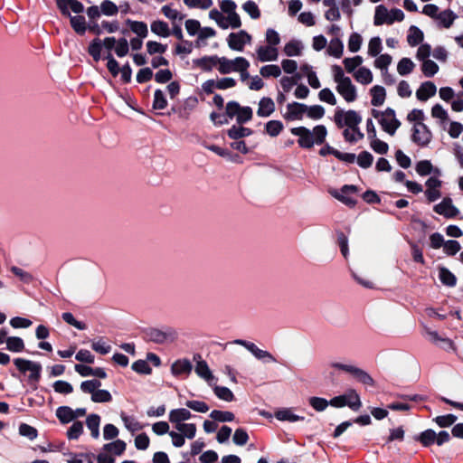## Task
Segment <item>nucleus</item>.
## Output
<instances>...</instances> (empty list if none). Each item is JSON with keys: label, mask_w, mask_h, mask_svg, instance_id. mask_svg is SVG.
Masks as SVG:
<instances>
[{"label": "nucleus", "mask_w": 463, "mask_h": 463, "mask_svg": "<svg viewBox=\"0 0 463 463\" xmlns=\"http://www.w3.org/2000/svg\"><path fill=\"white\" fill-rule=\"evenodd\" d=\"M437 92L436 85L432 81L423 82L416 91V97L420 101H426Z\"/></svg>", "instance_id": "20"}, {"label": "nucleus", "mask_w": 463, "mask_h": 463, "mask_svg": "<svg viewBox=\"0 0 463 463\" xmlns=\"http://www.w3.org/2000/svg\"><path fill=\"white\" fill-rule=\"evenodd\" d=\"M432 139V133L423 123H415L412 128L411 141L419 146H427Z\"/></svg>", "instance_id": "8"}, {"label": "nucleus", "mask_w": 463, "mask_h": 463, "mask_svg": "<svg viewBox=\"0 0 463 463\" xmlns=\"http://www.w3.org/2000/svg\"><path fill=\"white\" fill-rule=\"evenodd\" d=\"M177 337V331L171 326H163L161 328L148 327L144 330V338L146 341L153 342L157 345L173 343Z\"/></svg>", "instance_id": "2"}, {"label": "nucleus", "mask_w": 463, "mask_h": 463, "mask_svg": "<svg viewBox=\"0 0 463 463\" xmlns=\"http://www.w3.org/2000/svg\"><path fill=\"white\" fill-rule=\"evenodd\" d=\"M260 74L263 78H278L281 75V68L276 64L264 65L260 68Z\"/></svg>", "instance_id": "43"}, {"label": "nucleus", "mask_w": 463, "mask_h": 463, "mask_svg": "<svg viewBox=\"0 0 463 463\" xmlns=\"http://www.w3.org/2000/svg\"><path fill=\"white\" fill-rule=\"evenodd\" d=\"M71 18V25L73 28V30L79 33V34H84L87 26H86V21L84 16L81 15H76V16H69Z\"/></svg>", "instance_id": "46"}, {"label": "nucleus", "mask_w": 463, "mask_h": 463, "mask_svg": "<svg viewBox=\"0 0 463 463\" xmlns=\"http://www.w3.org/2000/svg\"><path fill=\"white\" fill-rule=\"evenodd\" d=\"M132 370L140 374H150L152 369L146 360H137L132 364Z\"/></svg>", "instance_id": "56"}, {"label": "nucleus", "mask_w": 463, "mask_h": 463, "mask_svg": "<svg viewBox=\"0 0 463 463\" xmlns=\"http://www.w3.org/2000/svg\"><path fill=\"white\" fill-rule=\"evenodd\" d=\"M103 449L112 452L115 455H121L126 449V443L121 439H117L113 442L105 444L103 446Z\"/></svg>", "instance_id": "47"}, {"label": "nucleus", "mask_w": 463, "mask_h": 463, "mask_svg": "<svg viewBox=\"0 0 463 463\" xmlns=\"http://www.w3.org/2000/svg\"><path fill=\"white\" fill-rule=\"evenodd\" d=\"M101 383L99 380H88L80 383V390L85 393L91 394V401L93 402H109L112 400L110 392L107 390L99 389Z\"/></svg>", "instance_id": "3"}, {"label": "nucleus", "mask_w": 463, "mask_h": 463, "mask_svg": "<svg viewBox=\"0 0 463 463\" xmlns=\"http://www.w3.org/2000/svg\"><path fill=\"white\" fill-rule=\"evenodd\" d=\"M193 370L192 363L186 359H178L174 362L171 365V373L175 376H179L181 374H189Z\"/></svg>", "instance_id": "19"}, {"label": "nucleus", "mask_w": 463, "mask_h": 463, "mask_svg": "<svg viewBox=\"0 0 463 463\" xmlns=\"http://www.w3.org/2000/svg\"><path fill=\"white\" fill-rule=\"evenodd\" d=\"M194 372L200 378L204 380L209 386H213V382L217 381L206 361H199L198 364H195Z\"/></svg>", "instance_id": "18"}, {"label": "nucleus", "mask_w": 463, "mask_h": 463, "mask_svg": "<svg viewBox=\"0 0 463 463\" xmlns=\"http://www.w3.org/2000/svg\"><path fill=\"white\" fill-rule=\"evenodd\" d=\"M422 31L415 25H411L409 29V34L407 36L408 43L411 46H417L423 41Z\"/></svg>", "instance_id": "33"}, {"label": "nucleus", "mask_w": 463, "mask_h": 463, "mask_svg": "<svg viewBox=\"0 0 463 463\" xmlns=\"http://www.w3.org/2000/svg\"><path fill=\"white\" fill-rule=\"evenodd\" d=\"M421 71L426 77H432L439 71V66L435 61L427 60L422 61Z\"/></svg>", "instance_id": "52"}, {"label": "nucleus", "mask_w": 463, "mask_h": 463, "mask_svg": "<svg viewBox=\"0 0 463 463\" xmlns=\"http://www.w3.org/2000/svg\"><path fill=\"white\" fill-rule=\"evenodd\" d=\"M415 439L420 441L424 447H429L436 443L437 433L433 430L428 429L415 437Z\"/></svg>", "instance_id": "31"}, {"label": "nucleus", "mask_w": 463, "mask_h": 463, "mask_svg": "<svg viewBox=\"0 0 463 463\" xmlns=\"http://www.w3.org/2000/svg\"><path fill=\"white\" fill-rule=\"evenodd\" d=\"M175 429L181 432L184 437L192 439L196 434V426L194 423H184L175 426Z\"/></svg>", "instance_id": "48"}, {"label": "nucleus", "mask_w": 463, "mask_h": 463, "mask_svg": "<svg viewBox=\"0 0 463 463\" xmlns=\"http://www.w3.org/2000/svg\"><path fill=\"white\" fill-rule=\"evenodd\" d=\"M126 24L137 37L144 39L148 35V28L145 22L127 19Z\"/></svg>", "instance_id": "24"}, {"label": "nucleus", "mask_w": 463, "mask_h": 463, "mask_svg": "<svg viewBox=\"0 0 463 463\" xmlns=\"http://www.w3.org/2000/svg\"><path fill=\"white\" fill-rule=\"evenodd\" d=\"M194 63L200 67L202 70L205 71H210L213 67L218 66L220 64V57L216 55L213 56H203L202 58L194 60Z\"/></svg>", "instance_id": "22"}, {"label": "nucleus", "mask_w": 463, "mask_h": 463, "mask_svg": "<svg viewBox=\"0 0 463 463\" xmlns=\"http://www.w3.org/2000/svg\"><path fill=\"white\" fill-rule=\"evenodd\" d=\"M318 99L333 106L336 104V98L329 88L322 89L318 93Z\"/></svg>", "instance_id": "64"}, {"label": "nucleus", "mask_w": 463, "mask_h": 463, "mask_svg": "<svg viewBox=\"0 0 463 463\" xmlns=\"http://www.w3.org/2000/svg\"><path fill=\"white\" fill-rule=\"evenodd\" d=\"M191 418V411L184 408L174 409L169 412V420L175 425L184 424V421Z\"/></svg>", "instance_id": "21"}, {"label": "nucleus", "mask_w": 463, "mask_h": 463, "mask_svg": "<svg viewBox=\"0 0 463 463\" xmlns=\"http://www.w3.org/2000/svg\"><path fill=\"white\" fill-rule=\"evenodd\" d=\"M91 348L98 354H107L110 352L111 346L108 345L102 337L99 338L97 341H92Z\"/></svg>", "instance_id": "57"}, {"label": "nucleus", "mask_w": 463, "mask_h": 463, "mask_svg": "<svg viewBox=\"0 0 463 463\" xmlns=\"http://www.w3.org/2000/svg\"><path fill=\"white\" fill-rule=\"evenodd\" d=\"M460 243L454 240L445 241L443 245V250L449 256L456 255L460 250Z\"/></svg>", "instance_id": "59"}, {"label": "nucleus", "mask_w": 463, "mask_h": 463, "mask_svg": "<svg viewBox=\"0 0 463 463\" xmlns=\"http://www.w3.org/2000/svg\"><path fill=\"white\" fill-rule=\"evenodd\" d=\"M326 52L328 55L333 56L336 59L341 58L344 52L343 42L339 38L332 39L326 49Z\"/></svg>", "instance_id": "28"}, {"label": "nucleus", "mask_w": 463, "mask_h": 463, "mask_svg": "<svg viewBox=\"0 0 463 463\" xmlns=\"http://www.w3.org/2000/svg\"><path fill=\"white\" fill-rule=\"evenodd\" d=\"M303 50V45L300 41L292 40L286 43L284 52L288 57L299 56Z\"/></svg>", "instance_id": "35"}, {"label": "nucleus", "mask_w": 463, "mask_h": 463, "mask_svg": "<svg viewBox=\"0 0 463 463\" xmlns=\"http://www.w3.org/2000/svg\"><path fill=\"white\" fill-rule=\"evenodd\" d=\"M334 120L339 128L346 126L350 128H359V124L362 122V117L355 110L343 111L337 109L334 115Z\"/></svg>", "instance_id": "4"}, {"label": "nucleus", "mask_w": 463, "mask_h": 463, "mask_svg": "<svg viewBox=\"0 0 463 463\" xmlns=\"http://www.w3.org/2000/svg\"><path fill=\"white\" fill-rule=\"evenodd\" d=\"M6 348L11 352L19 353L24 349V340L18 336L7 337Z\"/></svg>", "instance_id": "45"}, {"label": "nucleus", "mask_w": 463, "mask_h": 463, "mask_svg": "<svg viewBox=\"0 0 463 463\" xmlns=\"http://www.w3.org/2000/svg\"><path fill=\"white\" fill-rule=\"evenodd\" d=\"M343 63L346 71L351 73L363 63V58L359 55L353 58H345Z\"/></svg>", "instance_id": "60"}, {"label": "nucleus", "mask_w": 463, "mask_h": 463, "mask_svg": "<svg viewBox=\"0 0 463 463\" xmlns=\"http://www.w3.org/2000/svg\"><path fill=\"white\" fill-rule=\"evenodd\" d=\"M129 44L126 38H119L115 44V52L118 57H124L128 53Z\"/></svg>", "instance_id": "63"}, {"label": "nucleus", "mask_w": 463, "mask_h": 463, "mask_svg": "<svg viewBox=\"0 0 463 463\" xmlns=\"http://www.w3.org/2000/svg\"><path fill=\"white\" fill-rule=\"evenodd\" d=\"M331 366L335 369H339L350 373L363 384L372 386L374 383L373 379L365 371L353 364L332 363Z\"/></svg>", "instance_id": "6"}, {"label": "nucleus", "mask_w": 463, "mask_h": 463, "mask_svg": "<svg viewBox=\"0 0 463 463\" xmlns=\"http://www.w3.org/2000/svg\"><path fill=\"white\" fill-rule=\"evenodd\" d=\"M210 19L215 21L218 26L222 29H228V21L227 16H224L220 11L217 9H212L209 12Z\"/></svg>", "instance_id": "50"}, {"label": "nucleus", "mask_w": 463, "mask_h": 463, "mask_svg": "<svg viewBox=\"0 0 463 463\" xmlns=\"http://www.w3.org/2000/svg\"><path fill=\"white\" fill-rule=\"evenodd\" d=\"M439 278L442 284L448 287H454L457 284L456 276L445 267H440L439 269Z\"/></svg>", "instance_id": "32"}, {"label": "nucleus", "mask_w": 463, "mask_h": 463, "mask_svg": "<svg viewBox=\"0 0 463 463\" xmlns=\"http://www.w3.org/2000/svg\"><path fill=\"white\" fill-rule=\"evenodd\" d=\"M19 434L21 436L28 438L30 440H33L37 438V430L26 423H22L19 426Z\"/></svg>", "instance_id": "61"}, {"label": "nucleus", "mask_w": 463, "mask_h": 463, "mask_svg": "<svg viewBox=\"0 0 463 463\" xmlns=\"http://www.w3.org/2000/svg\"><path fill=\"white\" fill-rule=\"evenodd\" d=\"M415 64L410 58H402L397 64V71L401 76H406L412 72Z\"/></svg>", "instance_id": "40"}, {"label": "nucleus", "mask_w": 463, "mask_h": 463, "mask_svg": "<svg viewBox=\"0 0 463 463\" xmlns=\"http://www.w3.org/2000/svg\"><path fill=\"white\" fill-rule=\"evenodd\" d=\"M251 36L246 31L241 30L238 33H231L227 38V43L232 51L242 52L247 43H250Z\"/></svg>", "instance_id": "10"}, {"label": "nucleus", "mask_w": 463, "mask_h": 463, "mask_svg": "<svg viewBox=\"0 0 463 463\" xmlns=\"http://www.w3.org/2000/svg\"><path fill=\"white\" fill-rule=\"evenodd\" d=\"M210 418L219 422H231L235 419L232 412L227 411L213 410L210 413Z\"/></svg>", "instance_id": "38"}, {"label": "nucleus", "mask_w": 463, "mask_h": 463, "mask_svg": "<svg viewBox=\"0 0 463 463\" xmlns=\"http://www.w3.org/2000/svg\"><path fill=\"white\" fill-rule=\"evenodd\" d=\"M307 109V105L292 102L287 105L285 118L288 120H301Z\"/></svg>", "instance_id": "15"}, {"label": "nucleus", "mask_w": 463, "mask_h": 463, "mask_svg": "<svg viewBox=\"0 0 463 463\" xmlns=\"http://www.w3.org/2000/svg\"><path fill=\"white\" fill-rule=\"evenodd\" d=\"M388 21L389 12L387 8L382 5L376 6L374 14V24L382 25L383 24H388Z\"/></svg>", "instance_id": "44"}, {"label": "nucleus", "mask_w": 463, "mask_h": 463, "mask_svg": "<svg viewBox=\"0 0 463 463\" xmlns=\"http://www.w3.org/2000/svg\"><path fill=\"white\" fill-rule=\"evenodd\" d=\"M252 134V130L248 128H244L241 126H232L228 130V136L230 138L237 140L241 137H249Z\"/></svg>", "instance_id": "36"}, {"label": "nucleus", "mask_w": 463, "mask_h": 463, "mask_svg": "<svg viewBox=\"0 0 463 463\" xmlns=\"http://www.w3.org/2000/svg\"><path fill=\"white\" fill-rule=\"evenodd\" d=\"M257 59L261 62L275 61L279 58L277 47L270 45H260L256 50Z\"/></svg>", "instance_id": "14"}, {"label": "nucleus", "mask_w": 463, "mask_h": 463, "mask_svg": "<svg viewBox=\"0 0 463 463\" xmlns=\"http://www.w3.org/2000/svg\"><path fill=\"white\" fill-rule=\"evenodd\" d=\"M83 432V424L81 421H74L67 430L69 439H78Z\"/></svg>", "instance_id": "55"}, {"label": "nucleus", "mask_w": 463, "mask_h": 463, "mask_svg": "<svg viewBox=\"0 0 463 463\" xmlns=\"http://www.w3.org/2000/svg\"><path fill=\"white\" fill-rule=\"evenodd\" d=\"M150 28L153 33L163 38H166L171 34L167 23L161 20L154 21L151 24Z\"/></svg>", "instance_id": "27"}, {"label": "nucleus", "mask_w": 463, "mask_h": 463, "mask_svg": "<svg viewBox=\"0 0 463 463\" xmlns=\"http://www.w3.org/2000/svg\"><path fill=\"white\" fill-rule=\"evenodd\" d=\"M291 133L298 137V143L302 148H311L314 145H322L326 137L327 130L324 125L316 126L313 130L306 127L291 128Z\"/></svg>", "instance_id": "1"}, {"label": "nucleus", "mask_w": 463, "mask_h": 463, "mask_svg": "<svg viewBox=\"0 0 463 463\" xmlns=\"http://www.w3.org/2000/svg\"><path fill=\"white\" fill-rule=\"evenodd\" d=\"M167 106V100L161 90H156L154 93L153 108L155 109H164Z\"/></svg>", "instance_id": "62"}, {"label": "nucleus", "mask_w": 463, "mask_h": 463, "mask_svg": "<svg viewBox=\"0 0 463 463\" xmlns=\"http://www.w3.org/2000/svg\"><path fill=\"white\" fill-rule=\"evenodd\" d=\"M372 99L371 103L374 107H378L383 104L385 100V89L382 86L375 85L371 89Z\"/></svg>", "instance_id": "29"}, {"label": "nucleus", "mask_w": 463, "mask_h": 463, "mask_svg": "<svg viewBox=\"0 0 463 463\" xmlns=\"http://www.w3.org/2000/svg\"><path fill=\"white\" fill-rule=\"evenodd\" d=\"M335 89L346 102L350 103L357 99L356 87L353 84L351 79L339 82Z\"/></svg>", "instance_id": "13"}, {"label": "nucleus", "mask_w": 463, "mask_h": 463, "mask_svg": "<svg viewBox=\"0 0 463 463\" xmlns=\"http://www.w3.org/2000/svg\"><path fill=\"white\" fill-rule=\"evenodd\" d=\"M379 123L382 128L391 136H393L401 126V122L396 118L394 109L391 108L383 111Z\"/></svg>", "instance_id": "9"}, {"label": "nucleus", "mask_w": 463, "mask_h": 463, "mask_svg": "<svg viewBox=\"0 0 463 463\" xmlns=\"http://www.w3.org/2000/svg\"><path fill=\"white\" fill-rule=\"evenodd\" d=\"M57 5L63 15L71 16L69 9L75 14L84 11L83 5L78 0H57Z\"/></svg>", "instance_id": "17"}, {"label": "nucleus", "mask_w": 463, "mask_h": 463, "mask_svg": "<svg viewBox=\"0 0 463 463\" xmlns=\"http://www.w3.org/2000/svg\"><path fill=\"white\" fill-rule=\"evenodd\" d=\"M275 417L279 420L289 422H295L304 420V417L293 413V411L290 409H282L276 411Z\"/></svg>", "instance_id": "30"}, {"label": "nucleus", "mask_w": 463, "mask_h": 463, "mask_svg": "<svg viewBox=\"0 0 463 463\" xmlns=\"http://www.w3.org/2000/svg\"><path fill=\"white\" fill-rule=\"evenodd\" d=\"M87 428L90 430L91 437L98 439L99 437L100 417L98 414H90L86 419Z\"/></svg>", "instance_id": "25"}, {"label": "nucleus", "mask_w": 463, "mask_h": 463, "mask_svg": "<svg viewBox=\"0 0 463 463\" xmlns=\"http://www.w3.org/2000/svg\"><path fill=\"white\" fill-rule=\"evenodd\" d=\"M14 364L20 372L24 373L27 371L30 372L28 376L30 382L37 383L40 380L42 372L41 364L23 358H15Z\"/></svg>", "instance_id": "5"}, {"label": "nucleus", "mask_w": 463, "mask_h": 463, "mask_svg": "<svg viewBox=\"0 0 463 463\" xmlns=\"http://www.w3.org/2000/svg\"><path fill=\"white\" fill-rule=\"evenodd\" d=\"M100 10L103 14L108 15V16H112V15H115L118 14V7L112 1L104 0L100 4Z\"/></svg>", "instance_id": "58"}, {"label": "nucleus", "mask_w": 463, "mask_h": 463, "mask_svg": "<svg viewBox=\"0 0 463 463\" xmlns=\"http://www.w3.org/2000/svg\"><path fill=\"white\" fill-rule=\"evenodd\" d=\"M345 397L346 406L351 408L354 411H357L360 409L362 403L360 401V397L358 393L354 390H350L346 393L344 394Z\"/></svg>", "instance_id": "37"}, {"label": "nucleus", "mask_w": 463, "mask_h": 463, "mask_svg": "<svg viewBox=\"0 0 463 463\" xmlns=\"http://www.w3.org/2000/svg\"><path fill=\"white\" fill-rule=\"evenodd\" d=\"M185 406L196 412L205 413L209 411L207 403L197 400H189L185 402Z\"/></svg>", "instance_id": "53"}, {"label": "nucleus", "mask_w": 463, "mask_h": 463, "mask_svg": "<svg viewBox=\"0 0 463 463\" xmlns=\"http://www.w3.org/2000/svg\"><path fill=\"white\" fill-rule=\"evenodd\" d=\"M214 394L220 400L224 402H232L234 399L233 392L227 387L219 386L216 384V382H213V386H211Z\"/></svg>", "instance_id": "26"}, {"label": "nucleus", "mask_w": 463, "mask_h": 463, "mask_svg": "<svg viewBox=\"0 0 463 463\" xmlns=\"http://www.w3.org/2000/svg\"><path fill=\"white\" fill-rule=\"evenodd\" d=\"M242 9L250 15L251 19H258L260 16V11L254 1L248 0L242 5Z\"/></svg>", "instance_id": "51"}, {"label": "nucleus", "mask_w": 463, "mask_h": 463, "mask_svg": "<svg viewBox=\"0 0 463 463\" xmlns=\"http://www.w3.org/2000/svg\"><path fill=\"white\" fill-rule=\"evenodd\" d=\"M434 212L447 219L456 217L459 210L453 204L451 198L446 197L433 208Z\"/></svg>", "instance_id": "12"}, {"label": "nucleus", "mask_w": 463, "mask_h": 463, "mask_svg": "<svg viewBox=\"0 0 463 463\" xmlns=\"http://www.w3.org/2000/svg\"><path fill=\"white\" fill-rule=\"evenodd\" d=\"M245 347L256 359L264 364L275 363L276 358L268 351L259 348L254 343L242 339H236L232 342Z\"/></svg>", "instance_id": "7"}, {"label": "nucleus", "mask_w": 463, "mask_h": 463, "mask_svg": "<svg viewBox=\"0 0 463 463\" xmlns=\"http://www.w3.org/2000/svg\"><path fill=\"white\" fill-rule=\"evenodd\" d=\"M456 17V14L451 10H445L437 15V20L443 27L449 28Z\"/></svg>", "instance_id": "42"}, {"label": "nucleus", "mask_w": 463, "mask_h": 463, "mask_svg": "<svg viewBox=\"0 0 463 463\" xmlns=\"http://www.w3.org/2000/svg\"><path fill=\"white\" fill-rule=\"evenodd\" d=\"M275 103L270 98L264 97L259 102L257 115L259 117H269L275 111Z\"/></svg>", "instance_id": "23"}, {"label": "nucleus", "mask_w": 463, "mask_h": 463, "mask_svg": "<svg viewBox=\"0 0 463 463\" xmlns=\"http://www.w3.org/2000/svg\"><path fill=\"white\" fill-rule=\"evenodd\" d=\"M343 136L345 139V141L349 143H355L358 140H361L364 138V135L363 132H361L359 128H347L343 131Z\"/></svg>", "instance_id": "41"}, {"label": "nucleus", "mask_w": 463, "mask_h": 463, "mask_svg": "<svg viewBox=\"0 0 463 463\" xmlns=\"http://www.w3.org/2000/svg\"><path fill=\"white\" fill-rule=\"evenodd\" d=\"M56 417L63 424L69 423L75 420L72 409L68 406H60L56 410Z\"/></svg>", "instance_id": "34"}, {"label": "nucleus", "mask_w": 463, "mask_h": 463, "mask_svg": "<svg viewBox=\"0 0 463 463\" xmlns=\"http://www.w3.org/2000/svg\"><path fill=\"white\" fill-rule=\"evenodd\" d=\"M357 192V187L353 184H345L344 185L339 192H335L333 195L345 205L354 206L355 204V200L350 197L351 194H354Z\"/></svg>", "instance_id": "16"}, {"label": "nucleus", "mask_w": 463, "mask_h": 463, "mask_svg": "<svg viewBox=\"0 0 463 463\" xmlns=\"http://www.w3.org/2000/svg\"><path fill=\"white\" fill-rule=\"evenodd\" d=\"M354 79L364 84L367 85L373 81V74L372 71L365 68V67H360L354 74Z\"/></svg>", "instance_id": "39"}, {"label": "nucleus", "mask_w": 463, "mask_h": 463, "mask_svg": "<svg viewBox=\"0 0 463 463\" xmlns=\"http://www.w3.org/2000/svg\"><path fill=\"white\" fill-rule=\"evenodd\" d=\"M246 61L247 59H245L244 57H236L232 60L228 59L226 57H220L218 71L221 74L238 72V71L241 70V66L244 65V62Z\"/></svg>", "instance_id": "11"}, {"label": "nucleus", "mask_w": 463, "mask_h": 463, "mask_svg": "<svg viewBox=\"0 0 463 463\" xmlns=\"http://www.w3.org/2000/svg\"><path fill=\"white\" fill-rule=\"evenodd\" d=\"M306 113L309 118L317 120L324 117L325 109L321 105L307 106Z\"/></svg>", "instance_id": "54"}, {"label": "nucleus", "mask_w": 463, "mask_h": 463, "mask_svg": "<svg viewBox=\"0 0 463 463\" xmlns=\"http://www.w3.org/2000/svg\"><path fill=\"white\" fill-rule=\"evenodd\" d=\"M283 128V123L279 120H270L265 125L266 132L273 137L279 136Z\"/></svg>", "instance_id": "49"}]
</instances>
